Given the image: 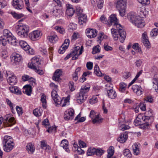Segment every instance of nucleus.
Wrapping results in <instances>:
<instances>
[{
    "mask_svg": "<svg viewBox=\"0 0 158 158\" xmlns=\"http://www.w3.org/2000/svg\"><path fill=\"white\" fill-rule=\"evenodd\" d=\"M75 12V10L74 8H70L69 9H66V15L69 17L72 16L74 14Z\"/></svg>",
    "mask_w": 158,
    "mask_h": 158,
    "instance_id": "nucleus-38",
    "label": "nucleus"
},
{
    "mask_svg": "<svg viewBox=\"0 0 158 158\" xmlns=\"http://www.w3.org/2000/svg\"><path fill=\"white\" fill-rule=\"evenodd\" d=\"M69 44V40H64V43L61 46L58 50L60 54H63L68 48Z\"/></svg>",
    "mask_w": 158,
    "mask_h": 158,
    "instance_id": "nucleus-17",
    "label": "nucleus"
},
{
    "mask_svg": "<svg viewBox=\"0 0 158 158\" xmlns=\"http://www.w3.org/2000/svg\"><path fill=\"white\" fill-rule=\"evenodd\" d=\"M110 25H113L117 22V19L115 15H111L110 17Z\"/></svg>",
    "mask_w": 158,
    "mask_h": 158,
    "instance_id": "nucleus-31",
    "label": "nucleus"
},
{
    "mask_svg": "<svg viewBox=\"0 0 158 158\" xmlns=\"http://www.w3.org/2000/svg\"><path fill=\"white\" fill-rule=\"evenodd\" d=\"M16 40L15 37L8 30L4 29L3 31V35L0 37V40Z\"/></svg>",
    "mask_w": 158,
    "mask_h": 158,
    "instance_id": "nucleus-10",
    "label": "nucleus"
},
{
    "mask_svg": "<svg viewBox=\"0 0 158 158\" xmlns=\"http://www.w3.org/2000/svg\"><path fill=\"white\" fill-rule=\"evenodd\" d=\"M40 64L39 59L37 57H33L31 60V62L28 64V67L32 69L38 74L42 75L44 72L39 69V65Z\"/></svg>",
    "mask_w": 158,
    "mask_h": 158,
    "instance_id": "nucleus-5",
    "label": "nucleus"
},
{
    "mask_svg": "<svg viewBox=\"0 0 158 158\" xmlns=\"http://www.w3.org/2000/svg\"><path fill=\"white\" fill-rule=\"evenodd\" d=\"M158 35V29L157 28L153 29L151 32L150 35L152 36H155Z\"/></svg>",
    "mask_w": 158,
    "mask_h": 158,
    "instance_id": "nucleus-47",
    "label": "nucleus"
},
{
    "mask_svg": "<svg viewBox=\"0 0 158 158\" xmlns=\"http://www.w3.org/2000/svg\"><path fill=\"white\" fill-rule=\"evenodd\" d=\"M137 13L138 16L141 19L144 18L146 17L148 15V12L146 11L144 8L139 7L138 9Z\"/></svg>",
    "mask_w": 158,
    "mask_h": 158,
    "instance_id": "nucleus-16",
    "label": "nucleus"
},
{
    "mask_svg": "<svg viewBox=\"0 0 158 158\" xmlns=\"http://www.w3.org/2000/svg\"><path fill=\"white\" fill-rule=\"evenodd\" d=\"M19 44L21 47L24 50H27L29 48V46L28 45L26 42L23 40H21L19 42Z\"/></svg>",
    "mask_w": 158,
    "mask_h": 158,
    "instance_id": "nucleus-27",
    "label": "nucleus"
},
{
    "mask_svg": "<svg viewBox=\"0 0 158 158\" xmlns=\"http://www.w3.org/2000/svg\"><path fill=\"white\" fill-rule=\"evenodd\" d=\"M127 3V0H118L117 2L116 8L122 17L124 16L126 14Z\"/></svg>",
    "mask_w": 158,
    "mask_h": 158,
    "instance_id": "nucleus-6",
    "label": "nucleus"
},
{
    "mask_svg": "<svg viewBox=\"0 0 158 158\" xmlns=\"http://www.w3.org/2000/svg\"><path fill=\"white\" fill-rule=\"evenodd\" d=\"M62 74V70L61 69H58L56 70L55 72L52 79L53 80L56 81H58L61 80L60 77Z\"/></svg>",
    "mask_w": 158,
    "mask_h": 158,
    "instance_id": "nucleus-18",
    "label": "nucleus"
},
{
    "mask_svg": "<svg viewBox=\"0 0 158 158\" xmlns=\"http://www.w3.org/2000/svg\"><path fill=\"white\" fill-rule=\"evenodd\" d=\"M144 46L148 49L151 48V44L149 40H143L142 42Z\"/></svg>",
    "mask_w": 158,
    "mask_h": 158,
    "instance_id": "nucleus-46",
    "label": "nucleus"
},
{
    "mask_svg": "<svg viewBox=\"0 0 158 158\" xmlns=\"http://www.w3.org/2000/svg\"><path fill=\"white\" fill-rule=\"evenodd\" d=\"M8 43L11 45L15 46L17 44L18 40H7Z\"/></svg>",
    "mask_w": 158,
    "mask_h": 158,
    "instance_id": "nucleus-57",
    "label": "nucleus"
},
{
    "mask_svg": "<svg viewBox=\"0 0 158 158\" xmlns=\"http://www.w3.org/2000/svg\"><path fill=\"white\" fill-rule=\"evenodd\" d=\"M6 101L8 105H9L10 107L12 112H13V111L15 110L14 109V107H15V105L12 103L11 101L8 99H6Z\"/></svg>",
    "mask_w": 158,
    "mask_h": 158,
    "instance_id": "nucleus-44",
    "label": "nucleus"
},
{
    "mask_svg": "<svg viewBox=\"0 0 158 158\" xmlns=\"http://www.w3.org/2000/svg\"><path fill=\"white\" fill-rule=\"evenodd\" d=\"M76 13H77L78 16L81 14H82V10L81 9V8L79 6H77L76 8Z\"/></svg>",
    "mask_w": 158,
    "mask_h": 158,
    "instance_id": "nucleus-64",
    "label": "nucleus"
},
{
    "mask_svg": "<svg viewBox=\"0 0 158 158\" xmlns=\"http://www.w3.org/2000/svg\"><path fill=\"white\" fill-rule=\"evenodd\" d=\"M104 151L100 148H96L95 154L97 156L100 157L104 153Z\"/></svg>",
    "mask_w": 158,
    "mask_h": 158,
    "instance_id": "nucleus-41",
    "label": "nucleus"
},
{
    "mask_svg": "<svg viewBox=\"0 0 158 158\" xmlns=\"http://www.w3.org/2000/svg\"><path fill=\"white\" fill-rule=\"evenodd\" d=\"M90 87V85L88 84L81 86L77 99V102L78 103H82L87 98L86 94L89 92Z\"/></svg>",
    "mask_w": 158,
    "mask_h": 158,
    "instance_id": "nucleus-4",
    "label": "nucleus"
},
{
    "mask_svg": "<svg viewBox=\"0 0 158 158\" xmlns=\"http://www.w3.org/2000/svg\"><path fill=\"white\" fill-rule=\"evenodd\" d=\"M102 120V118L99 117V115H96L95 118L93 120L92 122L93 123H100Z\"/></svg>",
    "mask_w": 158,
    "mask_h": 158,
    "instance_id": "nucleus-45",
    "label": "nucleus"
},
{
    "mask_svg": "<svg viewBox=\"0 0 158 158\" xmlns=\"http://www.w3.org/2000/svg\"><path fill=\"white\" fill-rule=\"evenodd\" d=\"M74 116L73 110L69 109L65 112L64 118L66 120H72L74 118Z\"/></svg>",
    "mask_w": 158,
    "mask_h": 158,
    "instance_id": "nucleus-11",
    "label": "nucleus"
},
{
    "mask_svg": "<svg viewBox=\"0 0 158 158\" xmlns=\"http://www.w3.org/2000/svg\"><path fill=\"white\" fill-rule=\"evenodd\" d=\"M26 148L29 153H32L35 149L33 145L31 143H29L27 144Z\"/></svg>",
    "mask_w": 158,
    "mask_h": 158,
    "instance_id": "nucleus-28",
    "label": "nucleus"
},
{
    "mask_svg": "<svg viewBox=\"0 0 158 158\" xmlns=\"http://www.w3.org/2000/svg\"><path fill=\"white\" fill-rule=\"evenodd\" d=\"M15 123V118L12 117L11 114H8L5 116L3 124L5 127H10Z\"/></svg>",
    "mask_w": 158,
    "mask_h": 158,
    "instance_id": "nucleus-9",
    "label": "nucleus"
},
{
    "mask_svg": "<svg viewBox=\"0 0 158 158\" xmlns=\"http://www.w3.org/2000/svg\"><path fill=\"white\" fill-rule=\"evenodd\" d=\"M94 72L97 76H100L101 75V72L100 71L99 66L98 65L96 64L94 67Z\"/></svg>",
    "mask_w": 158,
    "mask_h": 158,
    "instance_id": "nucleus-43",
    "label": "nucleus"
},
{
    "mask_svg": "<svg viewBox=\"0 0 158 158\" xmlns=\"http://www.w3.org/2000/svg\"><path fill=\"white\" fill-rule=\"evenodd\" d=\"M24 4L22 0H19V2L14 7L16 9L18 10L22 9L23 7Z\"/></svg>",
    "mask_w": 158,
    "mask_h": 158,
    "instance_id": "nucleus-32",
    "label": "nucleus"
},
{
    "mask_svg": "<svg viewBox=\"0 0 158 158\" xmlns=\"http://www.w3.org/2000/svg\"><path fill=\"white\" fill-rule=\"evenodd\" d=\"M43 110L42 109L36 108L33 111V114L36 116H40L42 115Z\"/></svg>",
    "mask_w": 158,
    "mask_h": 158,
    "instance_id": "nucleus-33",
    "label": "nucleus"
},
{
    "mask_svg": "<svg viewBox=\"0 0 158 158\" xmlns=\"http://www.w3.org/2000/svg\"><path fill=\"white\" fill-rule=\"evenodd\" d=\"M98 101L97 97L96 96H93L89 100L90 103L93 104L96 103Z\"/></svg>",
    "mask_w": 158,
    "mask_h": 158,
    "instance_id": "nucleus-51",
    "label": "nucleus"
},
{
    "mask_svg": "<svg viewBox=\"0 0 158 158\" xmlns=\"http://www.w3.org/2000/svg\"><path fill=\"white\" fill-rule=\"evenodd\" d=\"M143 63V61L142 59H139L137 60L135 62L136 66L138 67H140Z\"/></svg>",
    "mask_w": 158,
    "mask_h": 158,
    "instance_id": "nucleus-62",
    "label": "nucleus"
},
{
    "mask_svg": "<svg viewBox=\"0 0 158 158\" xmlns=\"http://www.w3.org/2000/svg\"><path fill=\"white\" fill-rule=\"evenodd\" d=\"M111 32L113 36V38L114 39V40H118V38L119 35L117 34L116 30L114 28H112L111 29Z\"/></svg>",
    "mask_w": 158,
    "mask_h": 158,
    "instance_id": "nucleus-42",
    "label": "nucleus"
},
{
    "mask_svg": "<svg viewBox=\"0 0 158 158\" xmlns=\"http://www.w3.org/2000/svg\"><path fill=\"white\" fill-rule=\"evenodd\" d=\"M29 81L30 83V85L31 86H34L35 85V80L34 79L31 78H29Z\"/></svg>",
    "mask_w": 158,
    "mask_h": 158,
    "instance_id": "nucleus-56",
    "label": "nucleus"
},
{
    "mask_svg": "<svg viewBox=\"0 0 158 158\" xmlns=\"http://www.w3.org/2000/svg\"><path fill=\"white\" fill-rule=\"evenodd\" d=\"M118 32L119 34V36L121 38L125 40L126 37V32L123 31L122 29L120 28L119 29H118Z\"/></svg>",
    "mask_w": 158,
    "mask_h": 158,
    "instance_id": "nucleus-34",
    "label": "nucleus"
},
{
    "mask_svg": "<svg viewBox=\"0 0 158 158\" xmlns=\"http://www.w3.org/2000/svg\"><path fill=\"white\" fill-rule=\"evenodd\" d=\"M100 46L98 45L93 47L92 53L94 54L96 53L99 52H100L101 48Z\"/></svg>",
    "mask_w": 158,
    "mask_h": 158,
    "instance_id": "nucleus-40",
    "label": "nucleus"
},
{
    "mask_svg": "<svg viewBox=\"0 0 158 158\" xmlns=\"http://www.w3.org/2000/svg\"><path fill=\"white\" fill-rule=\"evenodd\" d=\"M6 77L9 84L11 85H15L17 82V80L14 74L10 71L6 72Z\"/></svg>",
    "mask_w": 158,
    "mask_h": 158,
    "instance_id": "nucleus-8",
    "label": "nucleus"
},
{
    "mask_svg": "<svg viewBox=\"0 0 158 158\" xmlns=\"http://www.w3.org/2000/svg\"><path fill=\"white\" fill-rule=\"evenodd\" d=\"M22 60L21 56L18 54H14L11 58L12 62L15 65L19 64Z\"/></svg>",
    "mask_w": 158,
    "mask_h": 158,
    "instance_id": "nucleus-13",
    "label": "nucleus"
},
{
    "mask_svg": "<svg viewBox=\"0 0 158 158\" xmlns=\"http://www.w3.org/2000/svg\"><path fill=\"white\" fill-rule=\"evenodd\" d=\"M11 13L13 17L17 19H19L22 17L23 16V15L22 14H18L15 12H12Z\"/></svg>",
    "mask_w": 158,
    "mask_h": 158,
    "instance_id": "nucleus-53",
    "label": "nucleus"
},
{
    "mask_svg": "<svg viewBox=\"0 0 158 158\" xmlns=\"http://www.w3.org/2000/svg\"><path fill=\"white\" fill-rule=\"evenodd\" d=\"M86 67L88 70H91L92 69L93 63L91 62H88L86 64Z\"/></svg>",
    "mask_w": 158,
    "mask_h": 158,
    "instance_id": "nucleus-55",
    "label": "nucleus"
},
{
    "mask_svg": "<svg viewBox=\"0 0 158 158\" xmlns=\"http://www.w3.org/2000/svg\"><path fill=\"white\" fill-rule=\"evenodd\" d=\"M50 85L53 89L51 92V96L56 106L60 105L64 107L68 105L69 104L70 96H68L66 98L64 97L61 98L57 94V91L58 90L57 85L53 83H51Z\"/></svg>",
    "mask_w": 158,
    "mask_h": 158,
    "instance_id": "nucleus-1",
    "label": "nucleus"
},
{
    "mask_svg": "<svg viewBox=\"0 0 158 158\" xmlns=\"http://www.w3.org/2000/svg\"><path fill=\"white\" fill-rule=\"evenodd\" d=\"M78 16V23L80 25H82L83 23L86 22L87 21L86 15L84 14H81Z\"/></svg>",
    "mask_w": 158,
    "mask_h": 158,
    "instance_id": "nucleus-26",
    "label": "nucleus"
},
{
    "mask_svg": "<svg viewBox=\"0 0 158 158\" xmlns=\"http://www.w3.org/2000/svg\"><path fill=\"white\" fill-rule=\"evenodd\" d=\"M55 28L57 31L61 34H63L64 31V29L63 28L59 26L55 27Z\"/></svg>",
    "mask_w": 158,
    "mask_h": 158,
    "instance_id": "nucleus-54",
    "label": "nucleus"
},
{
    "mask_svg": "<svg viewBox=\"0 0 158 158\" xmlns=\"http://www.w3.org/2000/svg\"><path fill=\"white\" fill-rule=\"evenodd\" d=\"M16 29L18 31L17 32L18 35L21 37H24L27 36L29 27L26 25L19 23L16 26Z\"/></svg>",
    "mask_w": 158,
    "mask_h": 158,
    "instance_id": "nucleus-7",
    "label": "nucleus"
},
{
    "mask_svg": "<svg viewBox=\"0 0 158 158\" xmlns=\"http://www.w3.org/2000/svg\"><path fill=\"white\" fill-rule=\"evenodd\" d=\"M32 92V88L30 85H26L23 87V92L24 94L30 96Z\"/></svg>",
    "mask_w": 158,
    "mask_h": 158,
    "instance_id": "nucleus-25",
    "label": "nucleus"
},
{
    "mask_svg": "<svg viewBox=\"0 0 158 158\" xmlns=\"http://www.w3.org/2000/svg\"><path fill=\"white\" fill-rule=\"evenodd\" d=\"M139 3L143 5H146L149 3V0H137Z\"/></svg>",
    "mask_w": 158,
    "mask_h": 158,
    "instance_id": "nucleus-59",
    "label": "nucleus"
},
{
    "mask_svg": "<svg viewBox=\"0 0 158 158\" xmlns=\"http://www.w3.org/2000/svg\"><path fill=\"white\" fill-rule=\"evenodd\" d=\"M96 148L90 147L88 148L87 151V155L88 156H91L95 154Z\"/></svg>",
    "mask_w": 158,
    "mask_h": 158,
    "instance_id": "nucleus-30",
    "label": "nucleus"
},
{
    "mask_svg": "<svg viewBox=\"0 0 158 158\" xmlns=\"http://www.w3.org/2000/svg\"><path fill=\"white\" fill-rule=\"evenodd\" d=\"M132 89L134 92L138 95H140L142 94V88L139 85H134L132 86Z\"/></svg>",
    "mask_w": 158,
    "mask_h": 158,
    "instance_id": "nucleus-21",
    "label": "nucleus"
},
{
    "mask_svg": "<svg viewBox=\"0 0 158 158\" xmlns=\"http://www.w3.org/2000/svg\"><path fill=\"white\" fill-rule=\"evenodd\" d=\"M16 109L19 116L22 115L23 111L22 108L21 107L17 106L16 107Z\"/></svg>",
    "mask_w": 158,
    "mask_h": 158,
    "instance_id": "nucleus-52",
    "label": "nucleus"
},
{
    "mask_svg": "<svg viewBox=\"0 0 158 158\" xmlns=\"http://www.w3.org/2000/svg\"><path fill=\"white\" fill-rule=\"evenodd\" d=\"M127 87L126 84L123 82H121L119 84V90L121 93H123Z\"/></svg>",
    "mask_w": 158,
    "mask_h": 158,
    "instance_id": "nucleus-35",
    "label": "nucleus"
},
{
    "mask_svg": "<svg viewBox=\"0 0 158 158\" xmlns=\"http://www.w3.org/2000/svg\"><path fill=\"white\" fill-rule=\"evenodd\" d=\"M127 18L130 22L138 27L142 28L145 25L144 20L135 13L131 12L129 13Z\"/></svg>",
    "mask_w": 158,
    "mask_h": 158,
    "instance_id": "nucleus-2",
    "label": "nucleus"
},
{
    "mask_svg": "<svg viewBox=\"0 0 158 158\" xmlns=\"http://www.w3.org/2000/svg\"><path fill=\"white\" fill-rule=\"evenodd\" d=\"M108 96L111 99L115 98L117 96V94L115 90L111 87L110 89L107 90Z\"/></svg>",
    "mask_w": 158,
    "mask_h": 158,
    "instance_id": "nucleus-22",
    "label": "nucleus"
},
{
    "mask_svg": "<svg viewBox=\"0 0 158 158\" xmlns=\"http://www.w3.org/2000/svg\"><path fill=\"white\" fill-rule=\"evenodd\" d=\"M114 148L112 147H110L107 150L108 155L107 156H112L114 154Z\"/></svg>",
    "mask_w": 158,
    "mask_h": 158,
    "instance_id": "nucleus-49",
    "label": "nucleus"
},
{
    "mask_svg": "<svg viewBox=\"0 0 158 158\" xmlns=\"http://www.w3.org/2000/svg\"><path fill=\"white\" fill-rule=\"evenodd\" d=\"M3 149L7 152L10 151L13 148L15 144L12 137L8 135L4 136L2 141Z\"/></svg>",
    "mask_w": 158,
    "mask_h": 158,
    "instance_id": "nucleus-3",
    "label": "nucleus"
},
{
    "mask_svg": "<svg viewBox=\"0 0 158 158\" xmlns=\"http://www.w3.org/2000/svg\"><path fill=\"white\" fill-rule=\"evenodd\" d=\"M104 48L106 51H111L113 49L112 48L108 45L107 43H105L103 46Z\"/></svg>",
    "mask_w": 158,
    "mask_h": 158,
    "instance_id": "nucleus-50",
    "label": "nucleus"
},
{
    "mask_svg": "<svg viewBox=\"0 0 158 158\" xmlns=\"http://www.w3.org/2000/svg\"><path fill=\"white\" fill-rule=\"evenodd\" d=\"M41 32L39 30H35L30 33L29 37L30 39L39 38V37L42 36Z\"/></svg>",
    "mask_w": 158,
    "mask_h": 158,
    "instance_id": "nucleus-19",
    "label": "nucleus"
},
{
    "mask_svg": "<svg viewBox=\"0 0 158 158\" xmlns=\"http://www.w3.org/2000/svg\"><path fill=\"white\" fill-rule=\"evenodd\" d=\"M144 101L145 102L153 103V98L151 96H148L145 98Z\"/></svg>",
    "mask_w": 158,
    "mask_h": 158,
    "instance_id": "nucleus-48",
    "label": "nucleus"
},
{
    "mask_svg": "<svg viewBox=\"0 0 158 158\" xmlns=\"http://www.w3.org/2000/svg\"><path fill=\"white\" fill-rule=\"evenodd\" d=\"M60 146L63 148L66 152H70V150L69 147L68 142L67 140H63L61 142Z\"/></svg>",
    "mask_w": 158,
    "mask_h": 158,
    "instance_id": "nucleus-24",
    "label": "nucleus"
},
{
    "mask_svg": "<svg viewBox=\"0 0 158 158\" xmlns=\"http://www.w3.org/2000/svg\"><path fill=\"white\" fill-rule=\"evenodd\" d=\"M41 101L42 103L43 107L44 108L46 107V97L44 94H43L41 96Z\"/></svg>",
    "mask_w": 158,
    "mask_h": 158,
    "instance_id": "nucleus-36",
    "label": "nucleus"
},
{
    "mask_svg": "<svg viewBox=\"0 0 158 158\" xmlns=\"http://www.w3.org/2000/svg\"><path fill=\"white\" fill-rule=\"evenodd\" d=\"M56 127H50L47 130V131L51 133L52 132H55L56 131Z\"/></svg>",
    "mask_w": 158,
    "mask_h": 158,
    "instance_id": "nucleus-60",
    "label": "nucleus"
},
{
    "mask_svg": "<svg viewBox=\"0 0 158 158\" xmlns=\"http://www.w3.org/2000/svg\"><path fill=\"white\" fill-rule=\"evenodd\" d=\"M97 31L94 29L87 28L86 30L87 36L89 38L95 37L97 35Z\"/></svg>",
    "mask_w": 158,
    "mask_h": 158,
    "instance_id": "nucleus-12",
    "label": "nucleus"
},
{
    "mask_svg": "<svg viewBox=\"0 0 158 158\" xmlns=\"http://www.w3.org/2000/svg\"><path fill=\"white\" fill-rule=\"evenodd\" d=\"M130 128V127L128 125L121 123H119L118 124V129L120 130L124 131L129 129Z\"/></svg>",
    "mask_w": 158,
    "mask_h": 158,
    "instance_id": "nucleus-29",
    "label": "nucleus"
},
{
    "mask_svg": "<svg viewBox=\"0 0 158 158\" xmlns=\"http://www.w3.org/2000/svg\"><path fill=\"white\" fill-rule=\"evenodd\" d=\"M140 145L139 143H134L132 146L133 153L134 155H137L140 153Z\"/></svg>",
    "mask_w": 158,
    "mask_h": 158,
    "instance_id": "nucleus-20",
    "label": "nucleus"
},
{
    "mask_svg": "<svg viewBox=\"0 0 158 158\" xmlns=\"http://www.w3.org/2000/svg\"><path fill=\"white\" fill-rule=\"evenodd\" d=\"M123 154L124 156L126 157L127 158H131V154L129 149H126L124 150L123 152Z\"/></svg>",
    "mask_w": 158,
    "mask_h": 158,
    "instance_id": "nucleus-37",
    "label": "nucleus"
},
{
    "mask_svg": "<svg viewBox=\"0 0 158 158\" xmlns=\"http://www.w3.org/2000/svg\"><path fill=\"white\" fill-rule=\"evenodd\" d=\"M139 107L141 110L143 111H145L146 110V105L144 103H140Z\"/></svg>",
    "mask_w": 158,
    "mask_h": 158,
    "instance_id": "nucleus-63",
    "label": "nucleus"
},
{
    "mask_svg": "<svg viewBox=\"0 0 158 158\" xmlns=\"http://www.w3.org/2000/svg\"><path fill=\"white\" fill-rule=\"evenodd\" d=\"M128 138L127 133L126 132L121 134L120 136L118 138V141L121 143L125 142Z\"/></svg>",
    "mask_w": 158,
    "mask_h": 158,
    "instance_id": "nucleus-23",
    "label": "nucleus"
},
{
    "mask_svg": "<svg viewBox=\"0 0 158 158\" xmlns=\"http://www.w3.org/2000/svg\"><path fill=\"white\" fill-rule=\"evenodd\" d=\"M98 40H103L108 39V36L103 32H100L97 35Z\"/></svg>",
    "mask_w": 158,
    "mask_h": 158,
    "instance_id": "nucleus-39",
    "label": "nucleus"
},
{
    "mask_svg": "<svg viewBox=\"0 0 158 158\" xmlns=\"http://www.w3.org/2000/svg\"><path fill=\"white\" fill-rule=\"evenodd\" d=\"M2 57L3 58H6L8 56V53L7 51L3 50L2 51L1 53Z\"/></svg>",
    "mask_w": 158,
    "mask_h": 158,
    "instance_id": "nucleus-58",
    "label": "nucleus"
},
{
    "mask_svg": "<svg viewBox=\"0 0 158 158\" xmlns=\"http://www.w3.org/2000/svg\"><path fill=\"white\" fill-rule=\"evenodd\" d=\"M80 49V47L78 46L75 47L73 49H72L71 52L73 55V56L72 57L73 60L77 59L78 56L80 55H79V50Z\"/></svg>",
    "mask_w": 158,
    "mask_h": 158,
    "instance_id": "nucleus-15",
    "label": "nucleus"
},
{
    "mask_svg": "<svg viewBox=\"0 0 158 158\" xmlns=\"http://www.w3.org/2000/svg\"><path fill=\"white\" fill-rule=\"evenodd\" d=\"M74 83L72 81H71L69 82V88L70 90L73 91H74L75 89V87L74 85Z\"/></svg>",
    "mask_w": 158,
    "mask_h": 158,
    "instance_id": "nucleus-61",
    "label": "nucleus"
},
{
    "mask_svg": "<svg viewBox=\"0 0 158 158\" xmlns=\"http://www.w3.org/2000/svg\"><path fill=\"white\" fill-rule=\"evenodd\" d=\"M145 118L143 114H139L134 121L135 125L136 126L141 125L142 122L145 121Z\"/></svg>",
    "mask_w": 158,
    "mask_h": 158,
    "instance_id": "nucleus-14",
    "label": "nucleus"
}]
</instances>
